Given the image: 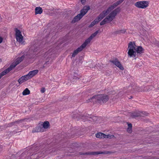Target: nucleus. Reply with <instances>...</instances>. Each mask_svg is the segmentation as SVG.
<instances>
[{
	"label": "nucleus",
	"mask_w": 159,
	"mask_h": 159,
	"mask_svg": "<svg viewBox=\"0 0 159 159\" xmlns=\"http://www.w3.org/2000/svg\"><path fill=\"white\" fill-rule=\"evenodd\" d=\"M86 46L83 43L76 50H75L72 54V56L73 57H74L75 56L77 55L79 52L82 51L84 48Z\"/></svg>",
	"instance_id": "15"
},
{
	"label": "nucleus",
	"mask_w": 159,
	"mask_h": 159,
	"mask_svg": "<svg viewBox=\"0 0 159 159\" xmlns=\"http://www.w3.org/2000/svg\"><path fill=\"white\" fill-rule=\"evenodd\" d=\"M1 60V59H0V61Z\"/></svg>",
	"instance_id": "43"
},
{
	"label": "nucleus",
	"mask_w": 159,
	"mask_h": 159,
	"mask_svg": "<svg viewBox=\"0 0 159 159\" xmlns=\"http://www.w3.org/2000/svg\"><path fill=\"white\" fill-rule=\"evenodd\" d=\"M124 0H120L114 3L113 5H111L105 11L106 13L108 15L111 10L116 7L118 5L121 4Z\"/></svg>",
	"instance_id": "10"
},
{
	"label": "nucleus",
	"mask_w": 159,
	"mask_h": 159,
	"mask_svg": "<svg viewBox=\"0 0 159 159\" xmlns=\"http://www.w3.org/2000/svg\"><path fill=\"white\" fill-rule=\"evenodd\" d=\"M52 51V49H50L48 52H46V54L47 55H48V57H49L50 55H52V53H51V52Z\"/></svg>",
	"instance_id": "30"
},
{
	"label": "nucleus",
	"mask_w": 159,
	"mask_h": 159,
	"mask_svg": "<svg viewBox=\"0 0 159 159\" xmlns=\"http://www.w3.org/2000/svg\"><path fill=\"white\" fill-rule=\"evenodd\" d=\"M51 63H50L49 61H47L45 63L43 66V67L44 68L45 67L47 66V65H48L49 64H50Z\"/></svg>",
	"instance_id": "33"
},
{
	"label": "nucleus",
	"mask_w": 159,
	"mask_h": 159,
	"mask_svg": "<svg viewBox=\"0 0 159 159\" xmlns=\"http://www.w3.org/2000/svg\"><path fill=\"white\" fill-rule=\"evenodd\" d=\"M96 136L97 138L102 139L106 138V135L103 133L100 132L96 134Z\"/></svg>",
	"instance_id": "25"
},
{
	"label": "nucleus",
	"mask_w": 159,
	"mask_h": 159,
	"mask_svg": "<svg viewBox=\"0 0 159 159\" xmlns=\"http://www.w3.org/2000/svg\"><path fill=\"white\" fill-rule=\"evenodd\" d=\"M47 148H45L43 146L39 150L36 151V152H38L35 153V155L37 154L38 157H40L51 153L52 151H50V150H47Z\"/></svg>",
	"instance_id": "5"
},
{
	"label": "nucleus",
	"mask_w": 159,
	"mask_h": 159,
	"mask_svg": "<svg viewBox=\"0 0 159 159\" xmlns=\"http://www.w3.org/2000/svg\"><path fill=\"white\" fill-rule=\"evenodd\" d=\"M152 88V86H147L144 87L143 89H142L141 88L139 89L138 87H133V89L138 92L142 91L146 92L149 91L150 89H151Z\"/></svg>",
	"instance_id": "16"
},
{
	"label": "nucleus",
	"mask_w": 159,
	"mask_h": 159,
	"mask_svg": "<svg viewBox=\"0 0 159 159\" xmlns=\"http://www.w3.org/2000/svg\"><path fill=\"white\" fill-rule=\"evenodd\" d=\"M15 30L16 32L15 36L17 41L20 44H24V41H23V37L21 34L20 31L16 28H15Z\"/></svg>",
	"instance_id": "8"
},
{
	"label": "nucleus",
	"mask_w": 159,
	"mask_h": 159,
	"mask_svg": "<svg viewBox=\"0 0 159 159\" xmlns=\"http://www.w3.org/2000/svg\"><path fill=\"white\" fill-rule=\"evenodd\" d=\"M96 101L102 104L107 102L109 99V96L106 94H99L95 96Z\"/></svg>",
	"instance_id": "4"
},
{
	"label": "nucleus",
	"mask_w": 159,
	"mask_h": 159,
	"mask_svg": "<svg viewBox=\"0 0 159 159\" xmlns=\"http://www.w3.org/2000/svg\"><path fill=\"white\" fill-rule=\"evenodd\" d=\"M30 78L27 75L22 76L18 80V81L20 84H22L23 82L26 81L27 80L30 79Z\"/></svg>",
	"instance_id": "18"
},
{
	"label": "nucleus",
	"mask_w": 159,
	"mask_h": 159,
	"mask_svg": "<svg viewBox=\"0 0 159 159\" xmlns=\"http://www.w3.org/2000/svg\"><path fill=\"white\" fill-rule=\"evenodd\" d=\"M154 43L155 44V45L159 47V42L157 40H155L154 42Z\"/></svg>",
	"instance_id": "35"
},
{
	"label": "nucleus",
	"mask_w": 159,
	"mask_h": 159,
	"mask_svg": "<svg viewBox=\"0 0 159 159\" xmlns=\"http://www.w3.org/2000/svg\"><path fill=\"white\" fill-rule=\"evenodd\" d=\"M45 89L44 88H41L40 91H41V93H44L45 92Z\"/></svg>",
	"instance_id": "36"
},
{
	"label": "nucleus",
	"mask_w": 159,
	"mask_h": 159,
	"mask_svg": "<svg viewBox=\"0 0 159 159\" xmlns=\"http://www.w3.org/2000/svg\"><path fill=\"white\" fill-rule=\"evenodd\" d=\"M99 30H97L95 32L92 34L90 37L86 39L84 43L86 46L87 44L90 43L91 41L99 33Z\"/></svg>",
	"instance_id": "12"
},
{
	"label": "nucleus",
	"mask_w": 159,
	"mask_h": 159,
	"mask_svg": "<svg viewBox=\"0 0 159 159\" xmlns=\"http://www.w3.org/2000/svg\"><path fill=\"white\" fill-rule=\"evenodd\" d=\"M145 115V112L136 111L130 114V117L132 118H135L139 116H143Z\"/></svg>",
	"instance_id": "13"
},
{
	"label": "nucleus",
	"mask_w": 159,
	"mask_h": 159,
	"mask_svg": "<svg viewBox=\"0 0 159 159\" xmlns=\"http://www.w3.org/2000/svg\"><path fill=\"white\" fill-rule=\"evenodd\" d=\"M132 125L131 124H128V128H132Z\"/></svg>",
	"instance_id": "39"
},
{
	"label": "nucleus",
	"mask_w": 159,
	"mask_h": 159,
	"mask_svg": "<svg viewBox=\"0 0 159 159\" xmlns=\"http://www.w3.org/2000/svg\"><path fill=\"white\" fill-rule=\"evenodd\" d=\"M10 70H9V69L8 68L5 70L4 71L2 72L0 74V79L4 75L6 74L7 73H8Z\"/></svg>",
	"instance_id": "26"
},
{
	"label": "nucleus",
	"mask_w": 159,
	"mask_h": 159,
	"mask_svg": "<svg viewBox=\"0 0 159 159\" xmlns=\"http://www.w3.org/2000/svg\"><path fill=\"white\" fill-rule=\"evenodd\" d=\"M94 101H96V98L95 96L93 97L92 98L89 99L88 100L86 101L87 103H89L90 102H94Z\"/></svg>",
	"instance_id": "28"
},
{
	"label": "nucleus",
	"mask_w": 159,
	"mask_h": 159,
	"mask_svg": "<svg viewBox=\"0 0 159 159\" xmlns=\"http://www.w3.org/2000/svg\"><path fill=\"white\" fill-rule=\"evenodd\" d=\"M128 56L130 57H138L144 52V49L141 46H137L134 42H130L128 43Z\"/></svg>",
	"instance_id": "1"
},
{
	"label": "nucleus",
	"mask_w": 159,
	"mask_h": 159,
	"mask_svg": "<svg viewBox=\"0 0 159 159\" xmlns=\"http://www.w3.org/2000/svg\"><path fill=\"white\" fill-rule=\"evenodd\" d=\"M124 92L122 91L120 92L118 94V96L119 97H120L123 95Z\"/></svg>",
	"instance_id": "34"
},
{
	"label": "nucleus",
	"mask_w": 159,
	"mask_h": 159,
	"mask_svg": "<svg viewBox=\"0 0 159 159\" xmlns=\"http://www.w3.org/2000/svg\"><path fill=\"white\" fill-rule=\"evenodd\" d=\"M39 70H34L33 71H30L27 75L30 79L37 74Z\"/></svg>",
	"instance_id": "20"
},
{
	"label": "nucleus",
	"mask_w": 159,
	"mask_h": 159,
	"mask_svg": "<svg viewBox=\"0 0 159 159\" xmlns=\"http://www.w3.org/2000/svg\"><path fill=\"white\" fill-rule=\"evenodd\" d=\"M110 61L116 65L117 67L119 68L120 70H123L124 68L120 62L117 59H115L113 60H111Z\"/></svg>",
	"instance_id": "14"
},
{
	"label": "nucleus",
	"mask_w": 159,
	"mask_h": 159,
	"mask_svg": "<svg viewBox=\"0 0 159 159\" xmlns=\"http://www.w3.org/2000/svg\"><path fill=\"white\" fill-rule=\"evenodd\" d=\"M45 131V130H43V129L42 126V124H39L37 127L33 130L32 132H43Z\"/></svg>",
	"instance_id": "19"
},
{
	"label": "nucleus",
	"mask_w": 159,
	"mask_h": 159,
	"mask_svg": "<svg viewBox=\"0 0 159 159\" xmlns=\"http://www.w3.org/2000/svg\"><path fill=\"white\" fill-rule=\"evenodd\" d=\"M81 77V76L80 75H78L76 73H74L72 75L71 81L72 82H75L80 79Z\"/></svg>",
	"instance_id": "17"
},
{
	"label": "nucleus",
	"mask_w": 159,
	"mask_h": 159,
	"mask_svg": "<svg viewBox=\"0 0 159 159\" xmlns=\"http://www.w3.org/2000/svg\"><path fill=\"white\" fill-rule=\"evenodd\" d=\"M30 93V91L28 88L25 89L22 92V94L23 95H28Z\"/></svg>",
	"instance_id": "27"
},
{
	"label": "nucleus",
	"mask_w": 159,
	"mask_h": 159,
	"mask_svg": "<svg viewBox=\"0 0 159 159\" xmlns=\"http://www.w3.org/2000/svg\"><path fill=\"white\" fill-rule=\"evenodd\" d=\"M35 46H34V45H33V46H32L30 48V50H33L34 52H37L39 49L38 48L36 47L35 48Z\"/></svg>",
	"instance_id": "29"
},
{
	"label": "nucleus",
	"mask_w": 159,
	"mask_h": 159,
	"mask_svg": "<svg viewBox=\"0 0 159 159\" xmlns=\"http://www.w3.org/2000/svg\"><path fill=\"white\" fill-rule=\"evenodd\" d=\"M107 14L106 13L105 11H103L99 15L98 18H96L91 24L89 25V27H91L95 25L97 23H98Z\"/></svg>",
	"instance_id": "6"
},
{
	"label": "nucleus",
	"mask_w": 159,
	"mask_h": 159,
	"mask_svg": "<svg viewBox=\"0 0 159 159\" xmlns=\"http://www.w3.org/2000/svg\"><path fill=\"white\" fill-rule=\"evenodd\" d=\"M89 9L90 7L89 6H85L83 8L81 11L80 13L78 14L74 17L73 20L71 21V23H74L79 20L87 12Z\"/></svg>",
	"instance_id": "3"
},
{
	"label": "nucleus",
	"mask_w": 159,
	"mask_h": 159,
	"mask_svg": "<svg viewBox=\"0 0 159 159\" xmlns=\"http://www.w3.org/2000/svg\"><path fill=\"white\" fill-rule=\"evenodd\" d=\"M132 128H128L127 129V131L129 133H131L132 132Z\"/></svg>",
	"instance_id": "37"
},
{
	"label": "nucleus",
	"mask_w": 159,
	"mask_h": 159,
	"mask_svg": "<svg viewBox=\"0 0 159 159\" xmlns=\"http://www.w3.org/2000/svg\"><path fill=\"white\" fill-rule=\"evenodd\" d=\"M112 153L110 151H104L103 152L98 151V152H89L83 153L82 152H80L79 154L80 155H98L101 154H111Z\"/></svg>",
	"instance_id": "7"
},
{
	"label": "nucleus",
	"mask_w": 159,
	"mask_h": 159,
	"mask_svg": "<svg viewBox=\"0 0 159 159\" xmlns=\"http://www.w3.org/2000/svg\"><path fill=\"white\" fill-rule=\"evenodd\" d=\"M22 120H19L16 121L15 122H12L8 124L7 125V127H11L13 126V125H17L18 124L20 123L22 121Z\"/></svg>",
	"instance_id": "21"
},
{
	"label": "nucleus",
	"mask_w": 159,
	"mask_h": 159,
	"mask_svg": "<svg viewBox=\"0 0 159 159\" xmlns=\"http://www.w3.org/2000/svg\"><path fill=\"white\" fill-rule=\"evenodd\" d=\"M148 2L147 1H139L135 3V6L137 7L141 8H145L148 5Z\"/></svg>",
	"instance_id": "9"
},
{
	"label": "nucleus",
	"mask_w": 159,
	"mask_h": 159,
	"mask_svg": "<svg viewBox=\"0 0 159 159\" xmlns=\"http://www.w3.org/2000/svg\"><path fill=\"white\" fill-rule=\"evenodd\" d=\"M3 39L1 37H0V43H1Z\"/></svg>",
	"instance_id": "40"
},
{
	"label": "nucleus",
	"mask_w": 159,
	"mask_h": 159,
	"mask_svg": "<svg viewBox=\"0 0 159 159\" xmlns=\"http://www.w3.org/2000/svg\"><path fill=\"white\" fill-rule=\"evenodd\" d=\"M80 117L83 119V120L84 119V116H81V117L80 116Z\"/></svg>",
	"instance_id": "41"
},
{
	"label": "nucleus",
	"mask_w": 159,
	"mask_h": 159,
	"mask_svg": "<svg viewBox=\"0 0 159 159\" xmlns=\"http://www.w3.org/2000/svg\"><path fill=\"white\" fill-rule=\"evenodd\" d=\"M131 88V86H129V90H130V88Z\"/></svg>",
	"instance_id": "42"
},
{
	"label": "nucleus",
	"mask_w": 159,
	"mask_h": 159,
	"mask_svg": "<svg viewBox=\"0 0 159 159\" xmlns=\"http://www.w3.org/2000/svg\"><path fill=\"white\" fill-rule=\"evenodd\" d=\"M79 116L78 114L75 115L73 116V117L75 119H76L77 120H78L80 118H79V117L78 116Z\"/></svg>",
	"instance_id": "32"
},
{
	"label": "nucleus",
	"mask_w": 159,
	"mask_h": 159,
	"mask_svg": "<svg viewBox=\"0 0 159 159\" xmlns=\"http://www.w3.org/2000/svg\"><path fill=\"white\" fill-rule=\"evenodd\" d=\"M81 2V3L83 4H85V2H86V0H80Z\"/></svg>",
	"instance_id": "38"
},
{
	"label": "nucleus",
	"mask_w": 159,
	"mask_h": 159,
	"mask_svg": "<svg viewBox=\"0 0 159 159\" xmlns=\"http://www.w3.org/2000/svg\"><path fill=\"white\" fill-rule=\"evenodd\" d=\"M49 126V123L48 121L44 122L43 124H42V126L43 129V130L47 129Z\"/></svg>",
	"instance_id": "23"
},
{
	"label": "nucleus",
	"mask_w": 159,
	"mask_h": 159,
	"mask_svg": "<svg viewBox=\"0 0 159 159\" xmlns=\"http://www.w3.org/2000/svg\"><path fill=\"white\" fill-rule=\"evenodd\" d=\"M42 8L40 7H36L35 8V14H41L43 12Z\"/></svg>",
	"instance_id": "22"
},
{
	"label": "nucleus",
	"mask_w": 159,
	"mask_h": 159,
	"mask_svg": "<svg viewBox=\"0 0 159 159\" xmlns=\"http://www.w3.org/2000/svg\"><path fill=\"white\" fill-rule=\"evenodd\" d=\"M126 32V30L123 29L122 30H119L115 31L113 32V34H124Z\"/></svg>",
	"instance_id": "24"
},
{
	"label": "nucleus",
	"mask_w": 159,
	"mask_h": 159,
	"mask_svg": "<svg viewBox=\"0 0 159 159\" xmlns=\"http://www.w3.org/2000/svg\"><path fill=\"white\" fill-rule=\"evenodd\" d=\"M114 137H115L114 135L111 134H108L107 135H106V138L110 139Z\"/></svg>",
	"instance_id": "31"
},
{
	"label": "nucleus",
	"mask_w": 159,
	"mask_h": 159,
	"mask_svg": "<svg viewBox=\"0 0 159 159\" xmlns=\"http://www.w3.org/2000/svg\"><path fill=\"white\" fill-rule=\"evenodd\" d=\"M25 57L24 56H22L20 57H18L16 60V61L13 62L12 64L8 68L9 70H11L15 68L16 65L20 63L24 59Z\"/></svg>",
	"instance_id": "11"
},
{
	"label": "nucleus",
	"mask_w": 159,
	"mask_h": 159,
	"mask_svg": "<svg viewBox=\"0 0 159 159\" xmlns=\"http://www.w3.org/2000/svg\"><path fill=\"white\" fill-rule=\"evenodd\" d=\"M120 11L119 8H117L111 11L100 23L101 25L108 23L112 21L115 18L116 16Z\"/></svg>",
	"instance_id": "2"
}]
</instances>
